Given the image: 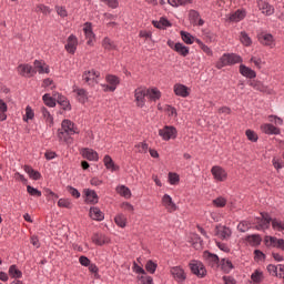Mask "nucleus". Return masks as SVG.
Returning a JSON list of instances; mask_svg holds the SVG:
<instances>
[{
    "mask_svg": "<svg viewBox=\"0 0 284 284\" xmlns=\"http://www.w3.org/2000/svg\"><path fill=\"white\" fill-rule=\"evenodd\" d=\"M236 63H243V58L235 53H224L215 64L217 70H223L226 65H236Z\"/></svg>",
    "mask_w": 284,
    "mask_h": 284,
    "instance_id": "f03ea898",
    "label": "nucleus"
},
{
    "mask_svg": "<svg viewBox=\"0 0 284 284\" xmlns=\"http://www.w3.org/2000/svg\"><path fill=\"white\" fill-rule=\"evenodd\" d=\"M237 230L240 232H247V230H250V224L246 221H242L240 222V224L237 225Z\"/></svg>",
    "mask_w": 284,
    "mask_h": 284,
    "instance_id": "774afa93",
    "label": "nucleus"
},
{
    "mask_svg": "<svg viewBox=\"0 0 284 284\" xmlns=\"http://www.w3.org/2000/svg\"><path fill=\"white\" fill-rule=\"evenodd\" d=\"M215 234L222 241H227L232 236V230L227 226H216Z\"/></svg>",
    "mask_w": 284,
    "mask_h": 284,
    "instance_id": "5701e85b",
    "label": "nucleus"
},
{
    "mask_svg": "<svg viewBox=\"0 0 284 284\" xmlns=\"http://www.w3.org/2000/svg\"><path fill=\"white\" fill-rule=\"evenodd\" d=\"M32 119H34V110H32V106L27 105L26 114L23 115V121L28 123V121H32Z\"/></svg>",
    "mask_w": 284,
    "mask_h": 284,
    "instance_id": "603ef678",
    "label": "nucleus"
},
{
    "mask_svg": "<svg viewBox=\"0 0 284 284\" xmlns=\"http://www.w3.org/2000/svg\"><path fill=\"white\" fill-rule=\"evenodd\" d=\"M239 72L242 77H245V79H256V71L245 64H240Z\"/></svg>",
    "mask_w": 284,
    "mask_h": 284,
    "instance_id": "393cba45",
    "label": "nucleus"
},
{
    "mask_svg": "<svg viewBox=\"0 0 284 284\" xmlns=\"http://www.w3.org/2000/svg\"><path fill=\"white\" fill-rule=\"evenodd\" d=\"M211 174L216 183H225L227 181V171L221 165L212 166Z\"/></svg>",
    "mask_w": 284,
    "mask_h": 284,
    "instance_id": "0eeeda50",
    "label": "nucleus"
},
{
    "mask_svg": "<svg viewBox=\"0 0 284 284\" xmlns=\"http://www.w3.org/2000/svg\"><path fill=\"white\" fill-rule=\"evenodd\" d=\"M261 235H248L246 237V242L248 243V245H251L252 247H257V245H261Z\"/></svg>",
    "mask_w": 284,
    "mask_h": 284,
    "instance_id": "37998d69",
    "label": "nucleus"
},
{
    "mask_svg": "<svg viewBox=\"0 0 284 284\" xmlns=\"http://www.w3.org/2000/svg\"><path fill=\"white\" fill-rule=\"evenodd\" d=\"M170 274L176 281V283H185L187 278V273L182 266H172L170 268Z\"/></svg>",
    "mask_w": 284,
    "mask_h": 284,
    "instance_id": "1a4fd4ad",
    "label": "nucleus"
},
{
    "mask_svg": "<svg viewBox=\"0 0 284 284\" xmlns=\"http://www.w3.org/2000/svg\"><path fill=\"white\" fill-rule=\"evenodd\" d=\"M189 267L192 274L197 276V278H205V276H207V270L205 268V264H203V262L199 260H192L189 263Z\"/></svg>",
    "mask_w": 284,
    "mask_h": 284,
    "instance_id": "7ed1b4c3",
    "label": "nucleus"
},
{
    "mask_svg": "<svg viewBox=\"0 0 284 284\" xmlns=\"http://www.w3.org/2000/svg\"><path fill=\"white\" fill-rule=\"evenodd\" d=\"M245 135L248 141H252V143H256V141H258V134L252 130H246Z\"/></svg>",
    "mask_w": 284,
    "mask_h": 284,
    "instance_id": "e2e57ef3",
    "label": "nucleus"
},
{
    "mask_svg": "<svg viewBox=\"0 0 284 284\" xmlns=\"http://www.w3.org/2000/svg\"><path fill=\"white\" fill-rule=\"evenodd\" d=\"M220 267L225 274H230L234 270V264H232L230 258H222L220 261Z\"/></svg>",
    "mask_w": 284,
    "mask_h": 284,
    "instance_id": "2f4dec72",
    "label": "nucleus"
},
{
    "mask_svg": "<svg viewBox=\"0 0 284 284\" xmlns=\"http://www.w3.org/2000/svg\"><path fill=\"white\" fill-rule=\"evenodd\" d=\"M73 92L77 94L79 103H88V91L85 89H74Z\"/></svg>",
    "mask_w": 284,
    "mask_h": 284,
    "instance_id": "f704fd0d",
    "label": "nucleus"
},
{
    "mask_svg": "<svg viewBox=\"0 0 284 284\" xmlns=\"http://www.w3.org/2000/svg\"><path fill=\"white\" fill-rule=\"evenodd\" d=\"M80 154H82V158L87 159V161H99V153L94 151V149L84 148L80 151Z\"/></svg>",
    "mask_w": 284,
    "mask_h": 284,
    "instance_id": "aec40b11",
    "label": "nucleus"
},
{
    "mask_svg": "<svg viewBox=\"0 0 284 284\" xmlns=\"http://www.w3.org/2000/svg\"><path fill=\"white\" fill-rule=\"evenodd\" d=\"M194 0H168L169 6L172 8H179L181 6H187L189 3H193Z\"/></svg>",
    "mask_w": 284,
    "mask_h": 284,
    "instance_id": "c03bdc74",
    "label": "nucleus"
},
{
    "mask_svg": "<svg viewBox=\"0 0 284 284\" xmlns=\"http://www.w3.org/2000/svg\"><path fill=\"white\" fill-rule=\"evenodd\" d=\"M181 39L186 45H192L194 43V36L187 31H181L180 32Z\"/></svg>",
    "mask_w": 284,
    "mask_h": 284,
    "instance_id": "79ce46f5",
    "label": "nucleus"
},
{
    "mask_svg": "<svg viewBox=\"0 0 284 284\" xmlns=\"http://www.w3.org/2000/svg\"><path fill=\"white\" fill-rule=\"evenodd\" d=\"M9 276L11 278H21L23 276V272H21V270L13 264L9 267Z\"/></svg>",
    "mask_w": 284,
    "mask_h": 284,
    "instance_id": "a19ab883",
    "label": "nucleus"
},
{
    "mask_svg": "<svg viewBox=\"0 0 284 284\" xmlns=\"http://www.w3.org/2000/svg\"><path fill=\"white\" fill-rule=\"evenodd\" d=\"M57 101L59 105H61L62 110H67V111L72 110V106L70 105V100H68L65 95H58Z\"/></svg>",
    "mask_w": 284,
    "mask_h": 284,
    "instance_id": "ea45409f",
    "label": "nucleus"
},
{
    "mask_svg": "<svg viewBox=\"0 0 284 284\" xmlns=\"http://www.w3.org/2000/svg\"><path fill=\"white\" fill-rule=\"evenodd\" d=\"M173 92L175 97H181L182 99H187L190 97L192 89L190 87L182 84V83H175L173 85Z\"/></svg>",
    "mask_w": 284,
    "mask_h": 284,
    "instance_id": "9b49d317",
    "label": "nucleus"
},
{
    "mask_svg": "<svg viewBox=\"0 0 284 284\" xmlns=\"http://www.w3.org/2000/svg\"><path fill=\"white\" fill-rule=\"evenodd\" d=\"M154 28H158V30H165V28H172V23H170V20L168 18H160L159 21H153Z\"/></svg>",
    "mask_w": 284,
    "mask_h": 284,
    "instance_id": "c9c22d12",
    "label": "nucleus"
},
{
    "mask_svg": "<svg viewBox=\"0 0 284 284\" xmlns=\"http://www.w3.org/2000/svg\"><path fill=\"white\" fill-rule=\"evenodd\" d=\"M162 205L171 214H172V212H176V210H178L176 203H174V200H172V196H170V194H164L162 196Z\"/></svg>",
    "mask_w": 284,
    "mask_h": 284,
    "instance_id": "2eb2a0df",
    "label": "nucleus"
},
{
    "mask_svg": "<svg viewBox=\"0 0 284 284\" xmlns=\"http://www.w3.org/2000/svg\"><path fill=\"white\" fill-rule=\"evenodd\" d=\"M146 97H148V99H150L151 101H154V103H156V101H159V99H161V90H159L156 88L146 89Z\"/></svg>",
    "mask_w": 284,
    "mask_h": 284,
    "instance_id": "72a5a7b5",
    "label": "nucleus"
},
{
    "mask_svg": "<svg viewBox=\"0 0 284 284\" xmlns=\"http://www.w3.org/2000/svg\"><path fill=\"white\" fill-rule=\"evenodd\" d=\"M257 41L261 43V45H264L265 48H274L276 45L274 36H272V33H260L257 36Z\"/></svg>",
    "mask_w": 284,
    "mask_h": 284,
    "instance_id": "9d476101",
    "label": "nucleus"
},
{
    "mask_svg": "<svg viewBox=\"0 0 284 284\" xmlns=\"http://www.w3.org/2000/svg\"><path fill=\"white\" fill-rule=\"evenodd\" d=\"M24 172L28 173L29 179H32V181H39L41 179V173L30 165H24Z\"/></svg>",
    "mask_w": 284,
    "mask_h": 284,
    "instance_id": "e433bc0d",
    "label": "nucleus"
},
{
    "mask_svg": "<svg viewBox=\"0 0 284 284\" xmlns=\"http://www.w3.org/2000/svg\"><path fill=\"white\" fill-rule=\"evenodd\" d=\"M33 65V69H36L38 74H50V65L45 64V62L41 60H34Z\"/></svg>",
    "mask_w": 284,
    "mask_h": 284,
    "instance_id": "b1692460",
    "label": "nucleus"
},
{
    "mask_svg": "<svg viewBox=\"0 0 284 284\" xmlns=\"http://www.w3.org/2000/svg\"><path fill=\"white\" fill-rule=\"evenodd\" d=\"M101 1L112 10H116V8H119V0H101Z\"/></svg>",
    "mask_w": 284,
    "mask_h": 284,
    "instance_id": "338daca9",
    "label": "nucleus"
},
{
    "mask_svg": "<svg viewBox=\"0 0 284 284\" xmlns=\"http://www.w3.org/2000/svg\"><path fill=\"white\" fill-rule=\"evenodd\" d=\"M159 136L162 141H172L179 136V131L173 125H165L159 130Z\"/></svg>",
    "mask_w": 284,
    "mask_h": 284,
    "instance_id": "423d86ee",
    "label": "nucleus"
},
{
    "mask_svg": "<svg viewBox=\"0 0 284 284\" xmlns=\"http://www.w3.org/2000/svg\"><path fill=\"white\" fill-rule=\"evenodd\" d=\"M203 257L213 270H217V267H220L221 260L219 258V255L205 251Z\"/></svg>",
    "mask_w": 284,
    "mask_h": 284,
    "instance_id": "4468645a",
    "label": "nucleus"
},
{
    "mask_svg": "<svg viewBox=\"0 0 284 284\" xmlns=\"http://www.w3.org/2000/svg\"><path fill=\"white\" fill-rule=\"evenodd\" d=\"M103 163H104V168L110 170V172H118L119 165L114 164V160H112V156L104 155Z\"/></svg>",
    "mask_w": 284,
    "mask_h": 284,
    "instance_id": "7c9ffc66",
    "label": "nucleus"
},
{
    "mask_svg": "<svg viewBox=\"0 0 284 284\" xmlns=\"http://www.w3.org/2000/svg\"><path fill=\"white\" fill-rule=\"evenodd\" d=\"M213 205L215 207H225V205H227V200L223 196H219L215 200H213Z\"/></svg>",
    "mask_w": 284,
    "mask_h": 284,
    "instance_id": "13d9d810",
    "label": "nucleus"
},
{
    "mask_svg": "<svg viewBox=\"0 0 284 284\" xmlns=\"http://www.w3.org/2000/svg\"><path fill=\"white\" fill-rule=\"evenodd\" d=\"M261 132L268 135H278L281 134V129L272 123H264L260 128Z\"/></svg>",
    "mask_w": 284,
    "mask_h": 284,
    "instance_id": "dca6fc26",
    "label": "nucleus"
},
{
    "mask_svg": "<svg viewBox=\"0 0 284 284\" xmlns=\"http://www.w3.org/2000/svg\"><path fill=\"white\" fill-rule=\"evenodd\" d=\"M145 97H148V88L139 87L134 90L135 105L138 108H145Z\"/></svg>",
    "mask_w": 284,
    "mask_h": 284,
    "instance_id": "6e6552de",
    "label": "nucleus"
},
{
    "mask_svg": "<svg viewBox=\"0 0 284 284\" xmlns=\"http://www.w3.org/2000/svg\"><path fill=\"white\" fill-rule=\"evenodd\" d=\"M104 50H116V44L110 38L105 37L102 41Z\"/></svg>",
    "mask_w": 284,
    "mask_h": 284,
    "instance_id": "de8ad7c7",
    "label": "nucleus"
},
{
    "mask_svg": "<svg viewBox=\"0 0 284 284\" xmlns=\"http://www.w3.org/2000/svg\"><path fill=\"white\" fill-rule=\"evenodd\" d=\"M115 192L120 195L123 196V199H132V191L130 187L120 184L115 187Z\"/></svg>",
    "mask_w": 284,
    "mask_h": 284,
    "instance_id": "cd10ccee",
    "label": "nucleus"
},
{
    "mask_svg": "<svg viewBox=\"0 0 284 284\" xmlns=\"http://www.w3.org/2000/svg\"><path fill=\"white\" fill-rule=\"evenodd\" d=\"M149 145L146 142H140L135 144V150H138L139 154H146Z\"/></svg>",
    "mask_w": 284,
    "mask_h": 284,
    "instance_id": "bf43d9fd",
    "label": "nucleus"
},
{
    "mask_svg": "<svg viewBox=\"0 0 284 284\" xmlns=\"http://www.w3.org/2000/svg\"><path fill=\"white\" fill-rule=\"evenodd\" d=\"M58 207H65L67 210H72V200L71 199H60L58 201Z\"/></svg>",
    "mask_w": 284,
    "mask_h": 284,
    "instance_id": "5fc2aeb1",
    "label": "nucleus"
},
{
    "mask_svg": "<svg viewBox=\"0 0 284 284\" xmlns=\"http://www.w3.org/2000/svg\"><path fill=\"white\" fill-rule=\"evenodd\" d=\"M268 121L274 123L275 128L283 125V120L278 115H268Z\"/></svg>",
    "mask_w": 284,
    "mask_h": 284,
    "instance_id": "680f3d73",
    "label": "nucleus"
},
{
    "mask_svg": "<svg viewBox=\"0 0 284 284\" xmlns=\"http://www.w3.org/2000/svg\"><path fill=\"white\" fill-rule=\"evenodd\" d=\"M240 41L242 44H244L246 48H250L252 45V38L247 34V32L242 31L240 33Z\"/></svg>",
    "mask_w": 284,
    "mask_h": 284,
    "instance_id": "49530a36",
    "label": "nucleus"
},
{
    "mask_svg": "<svg viewBox=\"0 0 284 284\" xmlns=\"http://www.w3.org/2000/svg\"><path fill=\"white\" fill-rule=\"evenodd\" d=\"M266 270L271 276H278L280 278H283V274L278 273V266L274 264H268Z\"/></svg>",
    "mask_w": 284,
    "mask_h": 284,
    "instance_id": "09e8293b",
    "label": "nucleus"
},
{
    "mask_svg": "<svg viewBox=\"0 0 284 284\" xmlns=\"http://www.w3.org/2000/svg\"><path fill=\"white\" fill-rule=\"evenodd\" d=\"M100 78H101V72L94 69L84 71L82 74V80L84 81V83H88L91 88H94V85L99 84Z\"/></svg>",
    "mask_w": 284,
    "mask_h": 284,
    "instance_id": "20e7f679",
    "label": "nucleus"
},
{
    "mask_svg": "<svg viewBox=\"0 0 284 284\" xmlns=\"http://www.w3.org/2000/svg\"><path fill=\"white\" fill-rule=\"evenodd\" d=\"M18 74L20 77H26L27 79H32L37 74V70L31 64H19Z\"/></svg>",
    "mask_w": 284,
    "mask_h": 284,
    "instance_id": "f8f14e48",
    "label": "nucleus"
},
{
    "mask_svg": "<svg viewBox=\"0 0 284 284\" xmlns=\"http://www.w3.org/2000/svg\"><path fill=\"white\" fill-rule=\"evenodd\" d=\"M270 223H272V217L267 213H262V220L257 225V230H267L270 227Z\"/></svg>",
    "mask_w": 284,
    "mask_h": 284,
    "instance_id": "473e14b6",
    "label": "nucleus"
},
{
    "mask_svg": "<svg viewBox=\"0 0 284 284\" xmlns=\"http://www.w3.org/2000/svg\"><path fill=\"white\" fill-rule=\"evenodd\" d=\"M272 227L276 232H284V222L277 219L272 220Z\"/></svg>",
    "mask_w": 284,
    "mask_h": 284,
    "instance_id": "3c124183",
    "label": "nucleus"
},
{
    "mask_svg": "<svg viewBox=\"0 0 284 284\" xmlns=\"http://www.w3.org/2000/svg\"><path fill=\"white\" fill-rule=\"evenodd\" d=\"M248 85H251V88L257 90L258 92H263L265 90V87H263V83L258 80L250 81Z\"/></svg>",
    "mask_w": 284,
    "mask_h": 284,
    "instance_id": "6e6d98bb",
    "label": "nucleus"
},
{
    "mask_svg": "<svg viewBox=\"0 0 284 284\" xmlns=\"http://www.w3.org/2000/svg\"><path fill=\"white\" fill-rule=\"evenodd\" d=\"M138 282L139 284H154V278L152 276L148 275V273L138 275Z\"/></svg>",
    "mask_w": 284,
    "mask_h": 284,
    "instance_id": "a18cd8bd",
    "label": "nucleus"
},
{
    "mask_svg": "<svg viewBox=\"0 0 284 284\" xmlns=\"http://www.w3.org/2000/svg\"><path fill=\"white\" fill-rule=\"evenodd\" d=\"M246 16L247 12L245 10L239 9L230 14L229 21H231L232 23H239V21H243V19H245Z\"/></svg>",
    "mask_w": 284,
    "mask_h": 284,
    "instance_id": "a878e982",
    "label": "nucleus"
},
{
    "mask_svg": "<svg viewBox=\"0 0 284 284\" xmlns=\"http://www.w3.org/2000/svg\"><path fill=\"white\" fill-rule=\"evenodd\" d=\"M83 32L87 39V45H94V32L92 31V23L87 22L83 28Z\"/></svg>",
    "mask_w": 284,
    "mask_h": 284,
    "instance_id": "412c9836",
    "label": "nucleus"
},
{
    "mask_svg": "<svg viewBox=\"0 0 284 284\" xmlns=\"http://www.w3.org/2000/svg\"><path fill=\"white\" fill-rule=\"evenodd\" d=\"M77 125L71 120H63L61 123V129L58 130V139L61 143H68V140L73 134H79L77 131Z\"/></svg>",
    "mask_w": 284,
    "mask_h": 284,
    "instance_id": "f257e3e1",
    "label": "nucleus"
},
{
    "mask_svg": "<svg viewBox=\"0 0 284 284\" xmlns=\"http://www.w3.org/2000/svg\"><path fill=\"white\" fill-rule=\"evenodd\" d=\"M179 181H181V178L178 173H169V183L170 185H178Z\"/></svg>",
    "mask_w": 284,
    "mask_h": 284,
    "instance_id": "052dcab7",
    "label": "nucleus"
},
{
    "mask_svg": "<svg viewBox=\"0 0 284 284\" xmlns=\"http://www.w3.org/2000/svg\"><path fill=\"white\" fill-rule=\"evenodd\" d=\"M40 112H41L42 119H44L47 125H49V128H52V125H54V116H52L50 114V111H48V109L45 106H42L40 109Z\"/></svg>",
    "mask_w": 284,
    "mask_h": 284,
    "instance_id": "c756f323",
    "label": "nucleus"
},
{
    "mask_svg": "<svg viewBox=\"0 0 284 284\" xmlns=\"http://www.w3.org/2000/svg\"><path fill=\"white\" fill-rule=\"evenodd\" d=\"M174 52H178L181 57H187V54H190V47H185V44L176 42Z\"/></svg>",
    "mask_w": 284,
    "mask_h": 284,
    "instance_id": "4c0bfd02",
    "label": "nucleus"
},
{
    "mask_svg": "<svg viewBox=\"0 0 284 284\" xmlns=\"http://www.w3.org/2000/svg\"><path fill=\"white\" fill-rule=\"evenodd\" d=\"M156 267H159V265L152 262V260H149L145 264V270L149 274H154L156 272Z\"/></svg>",
    "mask_w": 284,
    "mask_h": 284,
    "instance_id": "4d7b16f0",
    "label": "nucleus"
},
{
    "mask_svg": "<svg viewBox=\"0 0 284 284\" xmlns=\"http://www.w3.org/2000/svg\"><path fill=\"white\" fill-rule=\"evenodd\" d=\"M265 243H267V245H270V247H276L277 250H282V252H284V240L283 239H277L274 236H266Z\"/></svg>",
    "mask_w": 284,
    "mask_h": 284,
    "instance_id": "6ab92c4d",
    "label": "nucleus"
},
{
    "mask_svg": "<svg viewBox=\"0 0 284 284\" xmlns=\"http://www.w3.org/2000/svg\"><path fill=\"white\" fill-rule=\"evenodd\" d=\"M79 45V39L77 36L71 34L67 39V44L64 45V49L69 54H74L77 52V48Z\"/></svg>",
    "mask_w": 284,
    "mask_h": 284,
    "instance_id": "ddd939ff",
    "label": "nucleus"
},
{
    "mask_svg": "<svg viewBox=\"0 0 284 284\" xmlns=\"http://www.w3.org/2000/svg\"><path fill=\"white\" fill-rule=\"evenodd\" d=\"M89 216L93 221H103L105 219V214L101 211V209L97 206H92L89 211Z\"/></svg>",
    "mask_w": 284,
    "mask_h": 284,
    "instance_id": "bb28decb",
    "label": "nucleus"
},
{
    "mask_svg": "<svg viewBox=\"0 0 284 284\" xmlns=\"http://www.w3.org/2000/svg\"><path fill=\"white\" fill-rule=\"evenodd\" d=\"M114 221L118 227H125V225H128V217H125L123 214H118L114 217Z\"/></svg>",
    "mask_w": 284,
    "mask_h": 284,
    "instance_id": "8fccbe9b",
    "label": "nucleus"
},
{
    "mask_svg": "<svg viewBox=\"0 0 284 284\" xmlns=\"http://www.w3.org/2000/svg\"><path fill=\"white\" fill-rule=\"evenodd\" d=\"M105 81L108 84H101L103 92H114L121 83V79L114 74H106Z\"/></svg>",
    "mask_w": 284,
    "mask_h": 284,
    "instance_id": "39448f33",
    "label": "nucleus"
},
{
    "mask_svg": "<svg viewBox=\"0 0 284 284\" xmlns=\"http://www.w3.org/2000/svg\"><path fill=\"white\" fill-rule=\"evenodd\" d=\"M42 101L48 105V108H54L57 105V101H54V98L50 97L49 93L42 97Z\"/></svg>",
    "mask_w": 284,
    "mask_h": 284,
    "instance_id": "864d4df0",
    "label": "nucleus"
},
{
    "mask_svg": "<svg viewBox=\"0 0 284 284\" xmlns=\"http://www.w3.org/2000/svg\"><path fill=\"white\" fill-rule=\"evenodd\" d=\"M84 196H85V203L90 205H97L99 203V195L97 194V191L92 189H85L84 190Z\"/></svg>",
    "mask_w": 284,
    "mask_h": 284,
    "instance_id": "a211bd4d",
    "label": "nucleus"
},
{
    "mask_svg": "<svg viewBox=\"0 0 284 284\" xmlns=\"http://www.w3.org/2000/svg\"><path fill=\"white\" fill-rule=\"evenodd\" d=\"M189 20L192 26H204L205 21L201 19V13L196 10L189 11Z\"/></svg>",
    "mask_w": 284,
    "mask_h": 284,
    "instance_id": "4be33fe9",
    "label": "nucleus"
},
{
    "mask_svg": "<svg viewBox=\"0 0 284 284\" xmlns=\"http://www.w3.org/2000/svg\"><path fill=\"white\" fill-rule=\"evenodd\" d=\"M92 243L101 246L110 243V239H108V236H105L104 234L95 233L92 236Z\"/></svg>",
    "mask_w": 284,
    "mask_h": 284,
    "instance_id": "c85d7f7f",
    "label": "nucleus"
},
{
    "mask_svg": "<svg viewBox=\"0 0 284 284\" xmlns=\"http://www.w3.org/2000/svg\"><path fill=\"white\" fill-rule=\"evenodd\" d=\"M256 3L262 14H265L266 17H272V14H274V7L268 4L265 0H257Z\"/></svg>",
    "mask_w": 284,
    "mask_h": 284,
    "instance_id": "f3484780",
    "label": "nucleus"
},
{
    "mask_svg": "<svg viewBox=\"0 0 284 284\" xmlns=\"http://www.w3.org/2000/svg\"><path fill=\"white\" fill-rule=\"evenodd\" d=\"M27 192L28 194H30V196H38L41 197L42 193L41 191H39L38 189H34V186H27Z\"/></svg>",
    "mask_w": 284,
    "mask_h": 284,
    "instance_id": "69168bd1",
    "label": "nucleus"
},
{
    "mask_svg": "<svg viewBox=\"0 0 284 284\" xmlns=\"http://www.w3.org/2000/svg\"><path fill=\"white\" fill-rule=\"evenodd\" d=\"M251 280L253 281V283L261 284V283H263V281L265 280V275H263V271H261V270H255V271L251 274Z\"/></svg>",
    "mask_w": 284,
    "mask_h": 284,
    "instance_id": "58836bf2",
    "label": "nucleus"
},
{
    "mask_svg": "<svg viewBox=\"0 0 284 284\" xmlns=\"http://www.w3.org/2000/svg\"><path fill=\"white\" fill-rule=\"evenodd\" d=\"M36 12H42V14H50V12H52V10L50 9V7H48L45 4H38L36 7Z\"/></svg>",
    "mask_w": 284,
    "mask_h": 284,
    "instance_id": "0e129e2a",
    "label": "nucleus"
}]
</instances>
